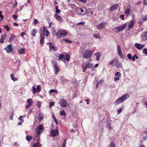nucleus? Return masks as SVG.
Returning <instances> with one entry per match:
<instances>
[{
    "label": "nucleus",
    "mask_w": 147,
    "mask_h": 147,
    "mask_svg": "<svg viewBox=\"0 0 147 147\" xmlns=\"http://www.w3.org/2000/svg\"><path fill=\"white\" fill-rule=\"evenodd\" d=\"M141 39L144 41L147 40V32H143L141 34Z\"/></svg>",
    "instance_id": "9b49d317"
},
{
    "label": "nucleus",
    "mask_w": 147,
    "mask_h": 147,
    "mask_svg": "<svg viewBox=\"0 0 147 147\" xmlns=\"http://www.w3.org/2000/svg\"><path fill=\"white\" fill-rule=\"evenodd\" d=\"M12 17L15 20H17V16L16 15H13L12 16Z\"/></svg>",
    "instance_id": "6e6d98bb"
},
{
    "label": "nucleus",
    "mask_w": 147,
    "mask_h": 147,
    "mask_svg": "<svg viewBox=\"0 0 147 147\" xmlns=\"http://www.w3.org/2000/svg\"><path fill=\"white\" fill-rule=\"evenodd\" d=\"M59 103L60 107H67L69 105L67 101L64 98L61 99Z\"/></svg>",
    "instance_id": "39448f33"
},
{
    "label": "nucleus",
    "mask_w": 147,
    "mask_h": 147,
    "mask_svg": "<svg viewBox=\"0 0 147 147\" xmlns=\"http://www.w3.org/2000/svg\"><path fill=\"white\" fill-rule=\"evenodd\" d=\"M109 147H116L115 143L113 141H111Z\"/></svg>",
    "instance_id": "7c9ffc66"
},
{
    "label": "nucleus",
    "mask_w": 147,
    "mask_h": 147,
    "mask_svg": "<svg viewBox=\"0 0 147 147\" xmlns=\"http://www.w3.org/2000/svg\"><path fill=\"white\" fill-rule=\"evenodd\" d=\"M143 53L147 55V48L144 49L143 51Z\"/></svg>",
    "instance_id": "de8ad7c7"
},
{
    "label": "nucleus",
    "mask_w": 147,
    "mask_h": 147,
    "mask_svg": "<svg viewBox=\"0 0 147 147\" xmlns=\"http://www.w3.org/2000/svg\"><path fill=\"white\" fill-rule=\"evenodd\" d=\"M118 60L117 58H114L113 60L110 61L109 63V65H111L113 66L115 65L118 63Z\"/></svg>",
    "instance_id": "2eb2a0df"
},
{
    "label": "nucleus",
    "mask_w": 147,
    "mask_h": 147,
    "mask_svg": "<svg viewBox=\"0 0 147 147\" xmlns=\"http://www.w3.org/2000/svg\"><path fill=\"white\" fill-rule=\"evenodd\" d=\"M59 114L60 115H62L64 116H65L66 115V113L64 110H63L62 111H60Z\"/></svg>",
    "instance_id": "473e14b6"
},
{
    "label": "nucleus",
    "mask_w": 147,
    "mask_h": 147,
    "mask_svg": "<svg viewBox=\"0 0 147 147\" xmlns=\"http://www.w3.org/2000/svg\"><path fill=\"white\" fill-rule=\"evenodd\" d=\"M59 135V131L57 129L51 130L50 132V136L51 137H55Z\"/></svg>",
    "instance_id": "1a4fd4ad"
},
{
    "label": "nucleus",
    "mask_w": 147,
    "mask_h": 147,
    "mask_svg": "<svg viewBox=\"0 0 147 147\" xmlns=\"http://www.w3.org/2000/svg\"><path fill=\"white\" fill-rule=\"evenodd\" d=\"M18 4V3L16 1H15V4H13V6L12 7V8H15L17 6Z\"/></svg>",
    "instance_id": "5fc2aeb1"
},
{
    "label": "nucleus",
    "mask_w": 147,
    "mask_h": 147,
    "mask_svg": "<svg viewBox=\"0 0 147 147\" xmlns=\"http://www.w3.org/2000/svg\"><path fill=\"white\" fill-rule=\"evenodd\" d=\"M53 117L54 118V121H55V122L57 124L58 122H57V121L56 120V119L55 117V116L54 115H53Z\"/></svg>",
    "instance_id": "4d7b16f0"
},
{
    "label": "nucleus",
    "mask_w": 147,
    "mask_h": 147,
    "mask_svg": "<svg viewBox=\"0 0 147 147\" xmlns=\"http://www.w3.org/2000/svg\"><path fill=\"white\" fill-rule=\"evenodd\" d=\"M143 21L144 20L142 18H141L139 21V24H141L143 22Z\"/></svg>",
    "instance_id": "8fccbe9b"
},
{
    "label": "nucleus",
    "mask_w": 147,
    "mask_h": 147,
    "mask_svg": "<svg viewBox=\"0 0 147 147\" xmlns=\"http://www.w3.org/2000/svg\"><path fill=\"white\" fill-rule=\"evenodd\" d=\"M142 18L143 20L144 21L147 20V17L146 16Z\"/></svg>",
    "instance_id": "69168bd1"
},
{
    "label": "nucleus",
    "mask_w": 147,
    "mask_h": 147,
    "mask_svg": "<svg viewBox=\"0 0 147 147\" xmlns=\"http://www.w3.org/2000/svg\"><path fill=\"white\" fill-rule=\"evenodd\" d=\"M45 35L46 36H48V34H49V31L47 30H46L44 31Z\"/></svg>",
    "instance_id": "c03bdc74"
},
{
    "label": "nucleus",
    "mask_w": 147,
    "mask_h": 147,
    "mask_svg": "<svg viewBox=\"0 0 147 147\" xmlns=\"http://www.w3.org/2000/svg\"><path fill=\"white\" fill-rule=\"evenodd\" d=\"M61 60L63 62H65V61H69L70 60V56L67 54H65V55L61 54L59 56V58L57 60Z\"/></svg>",
    "instance_id": "f257e3e1"
},
{
    "label": "nucleus",
    "mask_w": 147,
    "mask_h": 147,
    "mask_svg": "<svg viewBox=\"0 0 147 147\" xmlns=\"http://www.w3.org/2000/svg\"><path fill=\"white\" fill-rule=\"evenodd\" d=\"M37 105H38V108H40L41 107V102L40 101H38L37 103Z\"/></svg>",
    "instance_id": "864d4df0"
},
{
    "label": "nucleus",
    "mask_w": 147,
    "mask_h": 147,
    "mask_svg": "<svg viewBox=\"0 0 147 147\" xmlns=\"http://www.w3.org/2000/svg\"><path fill=\"white\" fill-rule=\"evenodd\" d=\"M22 117H23V116L21 115L20 116L19 119V120L21 121V122H23L24 120L23 119H22Z\"/></svg>",
    "instance_id": "13d9d810"
},
{
    "label": "nucleus",
    "mask_w": 147,
    "mask_h": 147,
    "mask_svg": "<svg viewBox=\"0 0 147 147\" xmlns=\"http://www.w3.org/2000/svg\"><path fill=\"white\" fill-rule=\"evenodd\" d=\"M106 22H101L96 26V28L98 30H102L105 27V26L107 25Z\"/></svg>",
    "instance_id": "9d476101"
},
{
    "label": "nucleus",
    "mask_w": 147,
    "mask_h": 147,
    "mask_svg": "<svg viewBox=\"0 0 147 147\" xmlns=\"http://www.w3.org/2000/svg\"><path fill=\"white\" fill-rule=\"evenodd\" d=\"M26 34V33L25 32H23L21 33L20 35L22 37H23L24 35Z\"/></svg>",
    "instance_id": "e2e57ef3"
},
{
    "label": "nucleus",
    "mask_w": 147,
    "mask_h": 147,
    "mask_svg": "<svg viewBox=\"0 0 147 147\" xmlns=\"http://www.w3.org/2000/svg\"><path fill=\"white\" fill-rule=\"evenodd\" d=\"M130 9L129 8H127L125 10V13L127 15H128L129 13Z\"/></svg>",
    "instance_id": "72a5a7b5"
},
{
    "label": "nucleus",
    "mask_w": 147,
    "mask_h": 147,
    "mask_svg": "<svg viewBox=\"0 0 147 147\" xmlns=\"http://www.w3.org/2000/svg\"><path fill=\"white\" fill-rule=\"evenodd\" d=\"M100 54L99 53H98L96 55V60L97 61H98L99 60L100 57Z\"/></svg>",
    "instance_id": "37998d69"
},
{
    "label": "nucleus",
    "mask_w": 147,
    "mask_h": 147,
    "mask_svg": "<svg viewBox=\"0 0 147 147\" xmlns=\"http://www.w3.org/2000/svg\"><path fill=\"white\" fill-rule=\"evenodd\" d=\"M32 138V136H27L26 138L27 141H29L31 140Z\"/></svg>",
    "instance_id": "c756f323"
},
{
    "label": "nucleus",
    "mask_w": 147,
    "mask_h": 147,
    "mask_svg": "<svg viewBox=\"0 0 147 147\" xmlns=\"http://www.w3.org/2000/svg\"><path fill=\"white\" fill-rule=\"evenodd\" d=\"M5 49L6 50L7 53H10L13 51V48L11 45L9 44Z\"/></svg>",
    "instance_id": "4468645a"
},
{
    "label": "nucleus",
    "mask_w": 147,
    "mask_h": 147,
    "mask_svg": "<svg viewBox=\"0 0 147 147\" xmlns=\"http://www.w3.org/2000/svg\"><path fill=\"white\" fill-rule=\"evenodd\" d=\"M129 96L128 94H125L119 97L117 100L114 103L115 105H117L119 104L122 103L127 98V97Z\"/></svg>",
    "instance_id": "f03ea898"
},
{
    "label": "nucleus",
    "mask_w": 147,
    "mask_h": 147,
    "mask_svg": "<svg viewBox=\"0 0 147 147\" xmlns=\"http://www.w3.org/2000/svg\"><path fill=\"white\" fill-rule=\"evenodd\" d=\"M38 141L36 143H34L32 147H41V144H40L39 140L40 139L38 138Z\"/></svg>",
    "instance_id": "412c9836"
},
{
    "label": "nucleus",
    "mask_w": 147,
    "mask_h": 147,
    "mask_svg": "<svg viewBox=\"0 0 147 147\" xmlns=\"http://www.w3.org/2000/svg\"><path fill=\"white\" fill-rule=\"evenodd\" d=\"M31 106H32L28 104L26 106V109H29Z\"/></svg>",
    "instance_id": "338daca9"
},
{
    "label": "nucleus",
    "mask_w": 147,
    "mask_h": 147,
    "mask_svg": "<svg viewBox=\"0 0 147 147\" xmlns=\"http://www.w3.org/2000/svg\"><path fill=\"white\" fill-rule=\"evenodd\" d=\"M45 35L41 33L40 34V44H41L42 46L43 45L44 43V39L45 38Z\"/></svg>",
    "instance_id": "dca6fc26"
},
{
    "label": "nucleus",
    "mask_w": 147,
    "mask_h": 147,
    "mask_svg": "<svg viewBox=\"0 0 147 147\" xmlns=\"http://www.w3.org/2000/svg\"><path fill=\"white\" fill-rule=\"evenodd\" d=\"M41 90V88L40 86L38 85L36 88V90L37 92H39Z\"/></svg>",
    "instance_id": "ea45409f"
},
{
    "label": "nucleus",
    "mask_w": 147,
    "mask_h": 147,
    "mask_svg": "<svg viewBox=\"0 0 147 147\" xmlns=\"http://www.w3.org/2000/svg\"><path fill=\"white\" fill-rule=\"evenodd\" d=\"M4 28L6 29V30L8 31L9 30V27L8 25L5 26H4Z\"/></svg>",
    "instance_id": "09e8293b"
},
{
    "label": "nucleus",
    "mask_w": 147,
    "mask_h": 147,
    "mask_svg": "<svg viewBox=\"0 0 147 147\" xmlns=\"http://www.w3.org/2000/svg\"><path fill=\"white\" fill-rule=\"evenodd\" d=\"M67 34L66 31L62 29H60L56 33V35L59 37H63Z\"/></svg>",
    "instance_id": "20e7f679"
},
{
    "label": "nucleus",
    "mask_w": 147,
    "mask_h": 147,
    "mask_svg": "<svg viewBox=\"0 0 147 147\" xmlns=\"http://www.w3.org/2000/svg\"><path fill=\"white\" fill-rule=\"evenodd\" d=\"M117 51L119 55L122 59H124L125 56L122 53L121 48L120 46L119 45L117 46Z\"/></svg>",
    "instance_id": "f8f14e48"
},
{
    "label": "nucleus",
    "mask_w": 147,
    "mask_h": 147,
    "mask_svg": "<svg viewBox=\"0 0 147 147\" xmlns=\"http://www.w3.org/2000/svg\"><path fill=\"white\" fill-rule=\"evenodd\" d=\"M54 104H55L54 102H50V105H49L50 107H51L53 106H54Z\"/></svg>",
    "instance_id": "3c124183"
},
{
    "label": "nucleus",
    "mask_w": 147,
    "mask_h": 147,
    "mask_svg": "<svg viewBox=\"0 0 147 147\" xmlns=\"http://www.w3.org/2000/svg\"><path fill=\"white\" fill-rule=\"evenodd\" d=\"M135 58H136L137 59H138V57L136 54L134 55V56L132 57V61H135Z\"/></svg>",
    "instance_id": "f704fd0d"
},
{
    "label": "nucleus",
    "mask_w": 147,
    "mask_h": 147,
    "mask_svg": "<svg viewBox=\"0 0 147 147\" xmlns=\"http://www.w3.org/2000/svg\"><path fill=\"white\" fill-rule=\"evenodd\" d=\"M107 127L109 128V129H112V128L110 124H108V125L107 126Z\"/></svg>",
    "instance_id": "774afa93"
},
{
    "label": "nucleus",
    "mask_w": 147,
    "mask_h": 147,
    "mask_svg": "<svg viewBox=\"0 0 147 147\" xmlns=\"http://www.w3.org/2000/svg\"><path fill=\"white\" fill-rule=\"evenodd\" d=\"M134 21H132L128 25V27L129 29H130L134 25Z\"/></svg>",
    "instance_id": "bb28decb"
},
{
    "label": "nucleus",
    "mask_w": 147,
    "mask_h": 147,
    "mask_svg": "<svg viewBox=\"0 0 147 147\" xmlns=\"http://www.w3.org/2000/svg\"><path fill=\"white\" fill-rule=\"evenodd\" d=\"M93 36L96 38H100V34L99 33H94L93 34Z\"/></svg>",
    "instance_id": "393cba45"
},
{
    "label": "nucleus",
    "mask_w": 147,
    "mask_h": 147,
    "mask_svg": "<svg viewBox=\"0 0 147 147\" xmlns=\"http://www.w3.org/2000/svg\"><path fill=\"white\" fill-rule=\"evenodd\" d=\"M122 110V109L121 108H120L119 110L118 111L117 114H119L121 112Z\"/></svg>",
    "instance_id": "052dcab7"
},
{
    "label": "nucleus",
    "mask_w": 147,
    "mask_h": 147,
    "mask_svg": "<svg viewBox=\"0 0 147 147\" xmlns=\"http://www.w3.org/2000/svg\"><path fill=\"white\" fill-rule=\"evenodd\" d=\"M6 36V35L5 33L2 34L0 39V42L1 43H3L4 42V40L5 39Z\"/></svg>",
    "instance_id": "4be33fe9"
},
{
    "label": "nucleus",
    "mask_w": 147,
    "mask_h": 147,
    "mask_svg": "<svg viewBox=\"0 0 147 147\" xmlns=\"http://www.w3.org/2000/svg\"><path fill=\"white\" fill-rule=\"evenodd\" d=\"M53 68L55 71V74H57L60 71V69L57 65V62L56 61H52Z\"/></svg>",
    "instance_id": "6e6552de"
},
{
    "label": "nucleus",
    "mask_w": 147,
    "mask_h": 147,
    "mask_svg": "<svg viewBox=\"0 0 147 147\" xmlns=\"http://www.w3.org/2000/svg\"><path fill=\"white\" fill-rule=\"evenodd\" d=\"M119 5L117 4H114L113 5L111 6L110 8V11H112L114 10L117 9L118 8Z\"/></svg>",
    "instance_id": "aec40b11"
},
{
    "label": "nucleus",
    "mask_w": 147,
    "mask_h": 147,
    "mask_svg": "<svg viewBox=\"0 0 147 147\" xmlns=\"http://www.w3.org/2000/svg\"><path fill=\"white\" fill-rule=\"evenodd\" d=\"M115 76H118V77L119 78V77L121 76V74L120 72H117L115 73Z\"/></svg>",
    "instance_id": "79ce46f5"
},
{
    "label": "nucleus",
    "mask_w": 147,
    "mask_h": 147,
    "mask_svg": "<svg viewBox=\"0 0 147 147\" xmlns=\"http://www.w3.org/2000/svg\"><path fill=\"white\" fill-rule=\"evenodd\" d=\"M93 52L91 51H86L83 53L82 56L83 58H89L91 56Z\"/></svg>",
    "instance_id": "0eeeda50"
},
{
    "label": "nucleus",
    "mask_w": 147,
    "mask_h": 147,
    "mask_svg": "<svg viewBox=\"0 0 147 147\" xmlns=\"http://www.w3.org/2000/svg\"><path fill=\"white\" fill-rule=\"evenodd\" d=\"M43 118V115L40 114H39L38 115V120L39 121H41Z\"/></svg>",
    "instance_id": "2f4dec72"
},
{
    "label": "nucleus",
    "mask_w": 147,
    "mask_h": 147,
    "mask_svg": "<svg viewBox=\"0 0 147 147\" xmlns=\"http://www.w3.org/2000/svg\"><path fill=\"white\" fill-rule=\"evenodd\" d=\"M25 51L24 48H22L19 50V53L20 54H22L25 52Z\"/></svg>",
    "instance_id": "c85d7f7f"
},
{
    "label": "nucleus",
    "mask_w": 147,
    "mask_h": 147,
    "mask_svg": "<svg viewBox=\"0 0 147 147\" xmlns=\"http://www.w3.org/2000/svg\"><path fill=\"white\" fill-rule=\"evenodd\" d=\"M135 46L137 49L140 50L144 47L145 45H142L138 43H136L135 44Z\"/></svg>",
    "instance_id": "a211bd4d"
},
{
    "label": "nucleus",
    "mask_w": 147,
    "mask_h": 147,
    "mask_svg": "<svg viewBox=\"0 0 147 147\" xmlns=\"http://www.w3.org/2000/svg\"><path fill=\"white\" fill-rule=\"evenodd\" d=\"M37 32V30L36 29H34L32 30V35L33 36H36V34Z\"/></svg>",
    "instance_id": "a878e982"
},
{
    "label": "nucleus",
    "mask_w": 147,
    "mask_h": 147,
    "mask_svg": "<svg viewBox=\"0 0 147 147\" xmlns=\"http://www.w3.org/2000/svg\"><path fill=\"white\" fill-rule=\"evenodd\" d=\"M44 128L42 125H40L38 126L36 129V134L39 137L40 135V130H41Z\"/></svg>",
    "instance_id": "ddd939ff"
},
{
    "label": "nucleus",
    "mask_w": 147,
    "mask_h": 147,
    "mask_svg": "<svg viewBox=\"0 0 147 147\" xmlns=\"http://www.w3.org/2000/svg\"><path fill=\"white\" fill-rule=\"evenodd\" d=\"M14 115L13 112V111L11 112V113L9 116V118L10 120H12L13 118V117Z\"/></svg>",
    "instance_id": "a19ab883"
},
{
    "label": "nucleus",
    "mask_w": 147,
    "mask_h": 147,
    "mask_svg": "<svg viewBox=\"0 0 147 147\" xmlns=\"http://www.w3.org/2000/svg\"><path fill=\"white\" fill-rule=\"evenodd\" d=\"M34 24H37L39 22H38V21L36 19H35V18H34Z\"/></svg>",
    "instance_id": "603ef678"
},
{
    "label": "nucleus",
    "mask_w": 147,
    "mask_h": 147,
    "mask_svg": "<svg viewBox=\"0 0 147 147\" xmlns=\"http://www.w3.org/2000/svg\"><path fill=\"white\" fill-rule=\"evenodd\" d=\"M55 10L56 13H60V10L58 9V7L57 6H56Z\"/></svg>",
    "instance_id": "e433bc0d"
},
{
    "label": "nucleus",
    "mask_w": 147,
    "mask_h": 147,
    "mask_svg": "<svg viewBox=\"0 0 147 147\" xmlns=\"http://www.w3.org/2000/svg\"><path fill=\"white\" fill-rule=\"evenodd\" d=\"M68 80L66 79L64 80L61 82V83L63 84L64 85V84H65L67 82Z\"/></svg>",
    "instance_id": "49530a36"
},
{
    "label": "nucleus",
    "mask_w": 147,
    "mask_h": 147,
    "mask_svg": "<svg viewBox=\"0 0 147 147\" xmlns=\"http://www.w3.org/2000/svg\"><path fill=\"white\" fill-rule=\"evenodd\" d=\"M63 40L65 42L69 43H71L72 42L70 40H68L66 38H64L63 39Z\"/></svg>",
    "instance_id": "58836bf2"
},
{
    "label": "nucleus",
    "mask_w": 147,
    "mask_h": 147,
    "mask_svg": "<svg viewBox=\"0 0 147 147\" xmlns=\"http://www.w3.org/2000/svg\"><path fill=\"white\" fill-rule=\"evenodd\" d=\"M124 15H121L120 16V17L122 18V20H124Z\"/></svg>",
    "instance_id": "0e129e2a"
},
{
    "label": "nucleus",
    "mask_w": 147,
    "mask_h": 147,
    "mask_svg": "<svg viewBox=\"0 0 147 147\" xmlns=\"http://www.w3.org/2000/svg\"><path fill=\"white\" fill-rule=\"evenodd\" d=\"M54 17L58 21H59L60 22H63L61 17L59 15L55 13L54 14Z\"/></svg>",
    "instance_id": "f3484780"
},
{
    "label": "nucleus",
    "mask_w": 147,
    "mask_h": 147,
    "mask_svg": "<svg viewBox=\"0 0 147 147\" xmlns=\"http://www.w3.org/2000/svg\"><path fill=\"white\" fill-rule=\"evenodd\" d=\"M67 141V139L63 141V142L62 144V147H65Z\"/></svg>",
    "instance_id": "4c0bfd02"
},
{
    "label": "nucleus",
    "mask_w": 147,
    "mask_h": 147,
    "mask_svg": "<svg viewBox=\"0 0 147 147\" xmlns=\"http://www.w3.org/2000/svg\"><path fill=\"white\" fill-rule=\"evenodd\" d=\"M93 66V64L90 63V62H86L82 65V67L83 68L82 71L84 72H85L87 68H91Z\"/></svg>",
    "instance_id": "7ed1b4c3"
},
{
    "label": "nucleus",
    "mask_w": 147,
    "mask_h": 147,
    "mask_svg": "<svg viewBox=\"0 0 147 147\" xmlns=\"http://www.w3.org/2000/svg\"><path fill=\"white\" fill-rule=\"evenodd\" d=\"M14 75L12 74L10 75V77L11 80L14 81H16L18 80V79L14 77Z\"/></svg>",
    "instance_id": "b1692460"
},
{
    "label": "nucleus",
    "mask_w": 147,
    "mask_h": 147,
    "mask_svg": "<svg viewBox=\"0 0 147 147\" xmlns=\"http://www.w3.org/2000/svg\"><path fill=\"white\" fill-rule=\"evenodd\" d=\"M85 22H80L78 24H79V25L82 24V25H83L85 24Z\"/></svg>",
    "instance_id": "680f3d73"
},
{
    "label": "nucleus",
    "mask_w": 147,
    "mask_h": 147,
    "mask_svg": "<svg viewBox=\"0 0 147 147\" xmlns=\"http://www.w3.org/2000/svg\"><path fill=\"white\" fill-rule=\"evenodd\" d=\"M57 90H54L53 89L49 91V93L50 94H51L53 92H57Z\"/></svg>",
    "instance_id": "a18cd8bd"
},
{
    "label": "nucleus",
    "mask_w": 147,
    "mask_h": 147,
    "mask_svg": "<svg viewBox=\"0 0 147 147\" xmlns=\"http://www.w3.org/2000/svg\"><path fill=\"white\" fill-rule=\"evenodd\" d=\"M126 27V24H125L121 26H118L114 28L113 29V30L116 33H118L124 30Z\"/></svg>",
    "instance_id": "423d86ee"
},
{
    "label": "nucleus",
    "mask_w": 147,
    "mask_h": 147,
    "mask_svg": "<svg viewBox=\"0 0 147 147\" xmlns=\"http://www.w3.org/2000/svg\"><path fill=\"white\" fill-rule=\"evenodd\" d=\"M127 57L129 59H130L131 58V56L130 54H128L127 55Z\"/></svg>",
    "instance_id": "bf43d9fd"
},
{
    "label": "nucleus",
    "mask_w": 147,
    "mask_h": 147,
    "mask_svg": "<svg viewBox=\"0 0 147 147\" xmlns=\"http://www.w3.org/2000/svg\"><path fill=\"white\" fill-rule=\"evenodd\" d=\"M32 91L33 92V93L34 94H35L36 93L37 90L36 88L34 86H32Z\"/></svg>",
    "instance_id": "c9c22d12"
},
{
    "label": "nucleus",
    "mask_w": 147,
    "mask_h": 147,
    "mask_svg": "<svg viewBox=\"0 0 147 147\" xmlns=\"http://www.w3.org/2000/svg\"><path fill=\"white\" fill-rule=\"evenodd\" d=\"M11 36L10 38L9 41H12L14 39L16 38L15 35L13 34H11Z\"/></svg>",
    "instance_id": "cd10ccee"
},
{
    "label": "nucleus",
    "mask_w": 147,
    "mask_h": 147,
    "mask_svg": "<svg viewBox=\"0 0 147 147\" xmlns=\"http://www.w3.org/2000/svg\"><path fill=\"white\" fill-rule=\"evenodd\" d=\"M47 44L49 46L50 51L53 50L55 51L57 50L56 48H55L54 46H52V43L51 42H49L47 43Z\"/></svg>",
    "instance_id": "6ab92c4d"
},
{
    "label": "nucleus",
    "mask_w": 147,
    "mask_h": 147,
    "mask_svg": "<svg viewBox=\"0 0 147 147\" xmlns=\"http://www.w3.org/2000/svg\"><path fill=\"white\" fill-rule=\"evenodd\" d=\"M28 104L32 106L33 105V101L31 99H28L27 100Z\"/></svg>",
    "instance_id": "5701e85b"
}]
</instances>
